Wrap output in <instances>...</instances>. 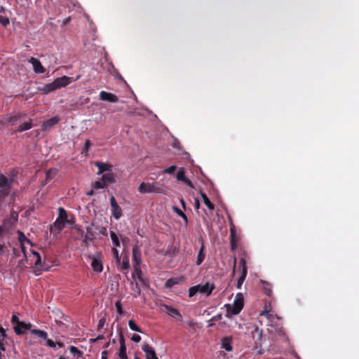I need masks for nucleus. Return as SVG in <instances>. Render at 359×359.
Returning <instances> with one entry per match:
<instances>
[{"label": "nucleus", "mask_w": 359, "mask_h": 359, "mask_svg": "<svg viewBox=\"0 0 359 359\" xmlns=\"http://www.w3.org/2000/svg\"><path fill=\"white\" fill-rule=\"evenodd\" d=\"M269 332L273 336L270 340L266 336H263L262 330L256 327L252 332V337L255 344V348L257 349V353L263 354L265 351H269L272 346V341L276 343L278 338L281 340L287 341L285 334L282 328H278L275 332L272 329H268Z\"/></svg>", "instance_id": "obj_1"}, {"label": "nucleus", "mask_w": 359, "mask_h": 359, "mask_svg": "<svg viewBox=\"0 0 359 359\" xmlns=\"http://www.w3.org/2000/svg\"><path fill=\"white\" fill-rule=\"evenodd\" d=\"M81 76H78L76 79L63 76L60 78H57L52 83H47L43 87H39L38 90L41 92L43 94L47 95L51 92H53L57 89L63 87H66L73 81H76L80 79Z\"/></svg>", "instance_id": "obj_2"}, {"label": "nucleus", "mask_w": 359, "mask_h": 359, "mask_svg": "<svg viewBox=\"0 0 359 359\" xmlns=\"http://www.w3.org/2000/svg\"><path fill=\"white\" fill-rule=\"evenodd\" d=\"M68 218L67 212L66 210L60 207L58 208V217L54 222L53 225L50 226V231L51 233H59L65 228Z\"/></svg>", "instance_id": "obj_3"}, {"label": "nucleus", "mask_w": 359, "mask_h": 359, "mask_svg": "<svg viewBox=\"0 0 359 359\" xmlns=\"http://www.w3.org/2000/svg\"><path fill=\"white\" fill-rule=\"evenodd\" d=\"M137 189L141 194H163L164 192L163 185L158 182L152 183L142 182Z\"/></svg>", "instance_id": "obj_4"}, {"label": "nucleus", "mask_w": 359, "mask_h": 359, "mask_svg": "<svg viewBox=\"0 0 359 359\" xmlns=\"http://www.w3.org/2000/svg\"><path fill=\"white\" fill-rule=\"evenodd\" d=\"M13 178L8 179L4 175H0V202L10 194Z\"/></svg>", "instance_id": "obj_5"}, {"label": "nucleus", "mask_w": 359, "mask_h": 359, "mask_svg": "<svg viewBox=\"0 0 359 359\" xmlns=\"http://www.w3.org/2000/svg\"><path fill=\"white\" fill-rule=\"evenodd\" d=\"M31 254L33 258L35 259L34 270L36 276H39L41 274L42 271H47L48 269V267L46 266V262L41 261V255L38 252L31 250Z\"/></svg>", "instance_id": "obj_6"}, {"label": "nucleus", "mask_w": 359, "mask_h": 359, "mask_svg": "<svg viewBox=\"0 0 359 359\" xmlns=\"http://www.w3.org/2000/svg\"><path fill=\"white\" fill-rule=\"evenodd\" d=\"M244 306V297L242 293H238L234 299L231 313L233 315L238 314Z\"/></svg>", "instance_id": "obj_7"}, {"label": "nucleus", "mask_w": 359, "mask_h": 359, "mask_svg": "<svg viewBox=\"0 0 359 359\" xmlns=\"http://www.w3.org/2000/svg\"><path fill=\"white\" fill-rule=\"evenodd\" d=\"M110 205H111V211L112 216L116 219H119L122 215V210L121 207L117 203L114 196H111L110 198Z\"/></svg>", "instance_id": "obj_8"}, {"label": "nucleus", "mask_w": 359, "mask_h": 359, "mask_svg": "<svg viewBox=\"0 0 359 359\" xmlns=\"http://www.w3.org/2000/svg\"><path fill=\"white\" fill-rule=\"evenodd\" d=\"M240 265L241 266V274L237 282V287L241 288L242 284L243 283L248 273V267L245 258H241L240 260Z\"/></svg>", "instance_id": "obj_9"}, {"label": "nucleus", "mask_w": 359, "mask_h": 359, "mask_svg": "<svg viewBox=\"0 0 359 359\" xmlns=\"http://www.w3.org/2000/svg\"><path fill=\"white\" fill-rule=\"evenodd\" d=\"M142 349L145 353L146 359H158L154 348L148 343L144 342Z\"/></svg>", "instance_id": "obj_10"}, {"label": "nucleus", "mask_w": 359, "mask_h": 359, "mask_svg": "<svg viewBox=\"0 0 359 359\" xmlns=\"http://www.w3.org/2000/svg\"><path fill=\"white\" fill-rule=\"evenodd\" d=\"M99 96L100 99L103 101H108L110 102H117L118 101V97L117 95L104 90L100 93Z\"/></svg>", "instance_id": "obj_11"}, {"label": "nucleus", "mask_w": 359, "mask_h": 359, "mask_svg": "<svg viewBox=\"0 0 359 359\" xmlns=\"http://www.w3.org/2000/svg\"><path fill=\"white\" fill-rule=\"evenodd\" d=\"M29 62L32 65L34 71L37 74H43L46 72L45 67L37 58L32 57Z\"/></svg>", "instance_id": "obj_12"}, {"label": "nucleus", "mask_w": 359, "mask_h": 359, "mask_svg": "<svg viewBox=\"0 0 359 359\" xmlns=\"http://www.w3.org/2000/svg\"><path fill=\"white\" fill-rule=\"evenodd\" d=\"M165 308L166 309L167 313L170 317L180 321H182V316L177 309L168 305H165Z\"/></svg>", "instance_id": "obj_13"}, {"label": "nucleus", "mask_w": 359, "mask_h": 359, "mask_svg": "<svg viewBox=\"0 0 359 359\" xmlns=\"http://www.w3.org/2000/svg\"><path fill=\"white\" fill-rule=\"evenodd\" d=\"M24 116H25V114L18 112L12 116H8L5 122L10 126H15Z\"/></svg>", "instance_id": "obj_14"}, {"label": "nucleus", "mask_w": 359, "mask_h": 359, "mask_svg": "<svg viewBox=\"0 0 359 359\" xmlns=\"http://www.w3.org/2000/svg\"><path fill=\"white\" fill-rule=\"evenodd\" d=\"M32 324L31 323H25V322L20 321L17 325L14 327V331L16 334L21 335L24 332L22 330H31Z\"/></svg>", "instance_id": "obj_15"}, {"label": "nucleus", "mask_w": 359, "mask_h": 359, "mask_svg": "<svg viewBox=\"0 0 359 359\" xmlns=\"http://www.w3.org/2000/svg\"><path fill=\"white\" fill-rule=\"evenodd\" d=\"M133 260L135 262L134 265H140L142 262L141 250L137 245H135L133 248Z\"/></svg>", "instance_id": "obj_16"}, {"label": "nucleus", "mask_w": 359, "mask_h": 359, "mask_svg": "<svg viewBox=\"0 0 359 359\" xmlns=\"http://www.w3.org/2000/svg\"><path fill=\"white\" fill-rule=\"evenodd\" d=\"M60 120V118L57 116L48 119L46 121H45L42 124V126H41L42 130H47L50 129L51 127H53V126L58 123Z\"/></svg>", "instance_id": "obj_17"}, {"label": "nucleus", "mask_w": 359, "mask_h": 359, "mask_svg": "<svg viewBox=\"0 0 359 359\" xmlns=\"http://www.w3.org/2000/svg\"><path fill=\"white\" fill-rule=\"evenodd\" d=\"M119 342H120V349L118 352V356L121 359H128V356L126 354V346L125 344V339L123 336V334L120 335L119 338Z\"/></svg>", "instance_id": "obj_18"}, {"label": "nucleus", "mask_w": 359, "mask_h": 359, "mask_svg": "<svg viewBox=\"0 0 359 359\" xmlns=\"http://www.w3.org/2000/svg\"><path fill=\"white\" fill-rule=\"evenodd\" d=\"M230 233H231V235H230L231 249L232 250H235L238 246V239L236 236V232H235L234 226L233 225L230 228Z\"/></svg>", "instance_id": "obj_19"}, {"label": "nucleus", "mask_w": 359, "mask_h": 359, "mask_svg": "<svg viewBox=\"0 0 359 359\" xmlns=\"http://www.w3.org/2000/svg\"><path fill=\"white\" fill-rule=\"evenodd\" d=\"M91 267L93 271L97 273H100L103 270V265L102 261L97 257H93L91 262Z\"/></svg>", "instance_id": "obj_20"}, {"label": "nucleus", "mask_w": 359, "mask_h": 359, "mask_svg": "<svg viewBox=\"0 0 359 359\" xmlns=\"http://www.w3.org/2000/svg\"><path fill=\"white\" fill-rule=\"evenodd\" d=\"M231 337H222L221 339L222 348L225 349L226 351H231L233 348L231 346Z\"/></svg>", "instance_id": "obj_21"}, {"label": "nucleus", "mask_w": 359, "mask_h": 359, "mask_svg": "<svg viewBox=\"0 0 359 359\" xmlns=\"http://www.w3.org/2000/svg\"><path fill=\"white\" fill-rule=\"evenodd\" d=\"M133 278H137L143 284H146L145 280L142 278L140 265H134V271L133 273Z\"/></svg>", "instance_id": "obj_22"}, {"label": "nucleus", "mask_w": 359, "mask_h": 359, "mask_svg": "<svg viewBox=\"0 0 359 359\" xmlns=\"http://www.w3.org/2000/svg\"><path fill=\"white\" fill-rule=\"evenodd\" d=\"M199 292L201 294H205L206 295H210L212 290L215 289V285L212 284L211 286L209 285V283H207L205 285H199Z\"/></svg>", "instance_id": "obj_23"}, {"label": "nucleus", "mask_w": 359, "mask_h": 359, "mask_svg": "<svg viewBox=\"0 0 359 359\" xmlns=\"http://www.w3.org/2000/svg\"><path fill=\"white\" fill-rule=\"evenodd\" d=\"M32 119H29L28 121L25 122L22 124H20L17 129L15 130V133H22L23 131L29 130L32 128Z\"/></svg>", "instance_id": "obj_24"}, {"label": "nucleus", "mask_w": 359, "mask_h": 359, "mask_svg": "<svg viewBox=\"0 0 359 359\" xmlns=\"http://www.w3.org/2000/svg\"><path fill=\"white\" fill-rule=\"evenodd\" d=\"M96 166L98 168L97 174L100 175L105 171H111V165L107 163H104L102 162H97L95 163Z\"/></svg>", "instance_id": "obj_25"}, {"label": "nucleus", "mask_w": 359, "mask_h": 359, "mask_svg": "<svg viewBox=\"0 0 359 359\" xmlns=\"http://www.w3.org/2000/svg\"><path fill=\"white\" fill-rule=\"evenodd\" d=\"M205 246L203 244V241L201 239V247L198 252L196 265L199 266L202 264L205 259V253H204Z\"/></svg>", "instance_id": "obj_26"}, {"label": "nucleus", "mask_w": 359, "mask_h": 359, "mask_svg": "<svg viewBox=\"0 0 359 359\" xmlns=\"http://www.w3.org/2000/svg\"><path fill=\"white\" fill-rule=\"evenodd\" d=\"M101 180L104 183V184L108 186L110 184H112L115 182L114 175L112 173H105L102 176Z\"/></svg>", "instance_id": "obj_27"}, {"label": "nucleus", "mask_w": 359, "mask_h": 359, "mask_svg": "<svg viewBox=\"0 0 359 359\" xmlns=\"http://www.w3.org/2000/svg\"><path fill=\"white\" fill-rule=\"evenodd\" d=\"M201 196L203 200L205 205L208 207V208L211 210H214L215 205L210 201L207 195L202 191H201Z\"/></svg>", "instance_id": "obj_28"}, {"label": "nucleus", "mask_w": 359, "mask_h": 359, "mask_svg": "<svg viewBox=\"0 0 359 359\" xmlns=\"http://www.w3.org/2000/svg\"><path fill=\"white\" fill-rule=\"evenodd\" d=\"M21 250H22V252L24 255V259H22L20 262H19V266L21 267L22 269H25L27 267V265H26V262H28V259H27V252H26V248L25 247L24 244H21Z\"/></svg>", "instance_id": "obj_29"}, {"label": "nucleus", "mask_w": 359, "mask_h": 359, "mask_svg": "<svg viewBox=\"0 0 359 359\" xmlns=\"http://www.w3.org/2000/svg\"><path fill=\"white\" fill-rule=\"evenodd\" d=\"M31 333L44 340L47 339L48 337L47 332L43 330L34 329L31 330Z\"/></svg>", "instance_id": "obj_30"}, {"label": "nucleus", "mask_w": 359, "mask_h": 359, "mask_svg": "<svg viewBox=\"0 0 359 359\" xmlns=\"http://www.w3.org/2000/svg\"><path fill=\"white\" fill-rule=\"evenodd\" d=\"M262 285H263L264 292L267 296H271L272 294L271 285L269 283H268L266 281H264V280H262Z\"/></svg>", "instance_id": "obj_31"}, {"label": "nucleus", "mask_w": 359, "mask_h": 359, "mask_svg": "<svg viewBox=\"0 0 359 359\" xmlns=\"http://www.w3.org/2000/svg\"><path fill=\"white\" fill-rule=\"evenodd\" d=\"M130 268L129 257L127 255L123 257V261L121 266V270H128Z\"/></svg>", "instance_id": "obj_32"}, {"label": "nucleus", "mask_w": 359, "mask_h": 359, "mask_svg": "<svg viewBox=\"0 0 359 359\" xmlns=\"http://www.w3.org/2000/svg\"><path fill=\"white\" fill-rule=\"evenodd\" d=\"M57 173V170L56 169H49L46 172V181H48L50 179L53 178Z\"/></svg>", "instance_id": "obj_33"}, {"label": "nucleus", "mask_w": 359, "mask_h": 359, "mask_svg": "<svg viewBox=\"0 0 359 359\" xmlns=\"http://www.w3.org/2000/svg\"><path fill=\"white\" fill-rule=\"evenodd\" d=\"M110 237H111V241H112L113 244L116 247H119L120 246V242H119V240H118V238L117 235L116 234V233L114 231H110Z\"/></svg>", "instance_id": "obj_34"}, {"label": "nucleus", "mask_w": 359, "mask_h": 359, "mask_svg": "<svg viewBox=\"0 0 359 359\" xmlns=\"http://www.w3.org/2000/svg\"><path fill=\"white\" fill-rule=\"evenodd\" d=\"M69 351H70V353L75 356L76 355L77 357H81L83 355V352L79 350L74 346H70Z\"/></svg>", "instance_id": "obj_35"}, {"label": "nucleus", "mask_w": 359, "mask_h": 359, "mask_svg": "<svg viewBox=\"0 0 359 359\" xmlns=\"http://www.w3.org/2000/svg\"><path fill=\"white\" fill-rule=\"evenodd\" d=\"M128 325H129V327L133 330V331H135V332H140L142 333V330L136 325V323H135L134 320H130L128 321Z\"/></svg>", "instance_id": "obj_36"}, {"label": "nucleus", "mask_w": 359, "mask_h": 359, "mask_svg": "<svg viewBox=\"0 0 359 359\" xmlns=\"http://www.w3.org/2000/svg\"><path fill=\"white\" fill-rule=\"evenodd\" d=\"M95 238L94 237V233L93 232L90 230V229H87V233L85 235V239L83 241V242L86 243L87 241H93V239Z\"/></svg>", "instance_id": "obj_37"}, {"label": "nucleus", "mask_w": 359, "mask_h": 359, "mask_svg": "<svg viewBox=\"0 0 359 359\" xmlns=\"http://www.w3.org/2000/svg\"><path fill=\"white\" fill-rule=\"evenodd\" d=\"M174 209V211L180 216L181 217L185 222L186 224L188 223V219H187V215L180 210L177 207H174L173 208Z\"/></svg>", "instance_id": "obj_38"}, {"label": "nucleus", "mask_w": 359, "mask_h": 359, "mask_svg": "<svg viewBox=\"0 0 359 359\" xmlns=\"http://www.w3.org/2000/svg\"><path fill=\"white\" fill-rule=\"evenodd\" d=\"M199 285L191 287L189 290V297H194L196 293L199 292Z\"/></svg>", "instance_id": "obj_39"}, {"label": "nucleus", "mask_w": 359, "mask_h": 359, "mask_svg": "<svg viewBox=\"0 0 359 359\" xmlns=\"http://www.w3.org/2000/svg\"><path fill=\"white\" fill-rule=\"evenodd\" d=\"M92 144L90 141V140H86L84 144V146L82 149V154H85L86 156H87V153L88 152Z\"/></svg>", "instance_id": "obj_40"}, {"label": "nucleus", "mask_w": 359, "mask_h": 359, "mask_svg": "<svg viewBox=\"0 0 359 359\" xmlns=\"http://www.w3.org/2000/svg\"><path fill=\"white\" fill-rule=\"evenodd\" d=\"M18 234H19L18 239H19L20 244H22L24 242H27V243L31 244L30 240L27 238L22 232L19 231Z\"/></svg>", "instance_id": "obj_41"}, {"label": "nucleus", "mask_w": 359, "mask_h": 359, "mask_svg": "<svg viewBox=\"0 0 359 359\" xmlns=\"http://www.w3.org/2000/svg\"><path fill=\"white\" fill-rule=\"evenodd\" d=\"M179 281L176 278H169L165 283L167 287H172L174 285L178 284Z\"/></svg>", "instance_id": "obj_42"}, {"label": "nucleus", "mask_w": 359, "mask_h": 359, "mask_svg": "<svg viewBox=\"0 0 359 359\" xmlns=\"http://www.w3.org/2000/svg\"><path fill=\"white\" fill-rule=\"evenodd\" d=\"M93 187L96 189H103L106 187V185L104 184V183L102 182V180H99V181H95L93 184Z\"/></svg>", "instance_id": "obj_43"}, {"label": "nucleus", "mask_w": 359, "mask_h": 359, "mask_svg": "<svg viewBox=\"0 0 359 359\" xmlns=\"http://www.w3.org/2000/svg\"><path fill=\"white\" fill-rule=\"evenodd\" d=\"M187 177H185V175H184V171L183 170H180L177 172V180L178 181H182V182H184L185 181V179Z\"/></svg>", "instance_id": "obj_44"}, {"label": "nucleus", "mask_w": 359, "mask_h": 359, "mask_svg": "<svg viewBox=\"0 0 359 359\" xmlns=\"http://www.w3.org/2000/svg\"><path fill=\"white\" fill-rule=\"evenodd\" d=\"M0 23L4 27H6L10 23V20L7 17L0 15Z\"/></svg>", "instance_id": "obj_45"}, {"label": "nucleus", "mask_w": 359, "mask_h": 359, "mask_svg": "<svg viewBox=\"0 0 359 359\" xmlns=\"http://www.w3.org/2000/svg\"><path fill=\"white\" fill-rule=\"evenodd\" d=\"M112 252H113V254H114V255L115 257L116 263L120 264H121V257L118 255V251L117 250L116 248H112Z\"/></svg>", "instance_id": "obj_46"}, {"label": "nucleus", "mask_w": 359, "mask_h": 359, "mask_svg": "<svg viewBox=\"0 0 359 359\" xmlns=\"http://www.w3.org/2000/svg\"><path fill=\"white\" fill-rule=\"evenodd\" d=\"M176 170V166L175 165H171L167 168H165V170H163V172L164 173H167V174H172L174 173V172Z\"/></svg>", "instance_id": "obj_47"}, {"label": "nucleus", "mask_w": 359, "mask_h": 359, "mask_svg": "<svg viewBox=\"0 0 359 359\" xmlns=\"http://www.w3.org/2000/svg\"><path fill=\"white\" fill-rule=\"evenodd\" d=\"M115 306H116L117 313L121 315L123 313V309H122V305L121 304V302L120 301L116 302L115 304Z\"/></svg>", "instance_id": "obj_48"}, {"label": "nucleus", "mask_w": 359, "mask_h": 359, "mask_svg": "<svg viewBox=\"0 0 359 359\" xmlns=\"http://www.w3.org/2000/svg\"><path fill=\"white\" fill-rule=\"evenodd\" d=\"M172 147L178 150H182V148L181 147V144L179 140H175V141L172 143Z\"/></svg>", "instance_id": "obj_49"}, {"label": "nucleus", "mask_w": 359, "mask_h": 359, "mask_svg": "<svg viewBox=\"0 0 359 359\" xmlns=\"http://www.w3.org/2000/svg\"><path fill=\"white\" fill-rule=\"evenodd\" d=\"M20 322V320H19V318L15 314H13L11 318V323L17 325Z\"/></svg>", "instance_id": "obj_50"}, {"label": "nucleus", "mask_w": 359, "mask_h": 359, "mask_svg": "<svg viewBox=\"0 0 359 359\" xmlns=\"http://www.w3.org/2000/svg\"><path fill=\"white\" fill-rule=\"evenodd\" d=\"M105 322L106 320L104 318L100 319L97 325V330H101L104 327Z\"/></svg>", "instance_id": "obj_51"}, {"label": "nucleus", "mask_w": 359, "mask_h": 359, "mask_svg": "<svg viewBox=\"0 0 359 359\" xmlns=\"http://www.w3.org/2000/svg\"><path fill=\"white\" fill-rule=\"evenodd\" d=\"M131 340L136 343H138L141 341V337L139 334H135L132 336Z\"/></svg>", "instance_id": "obj_52"}, {"label": "nucleus", "mask_w": 359, "mask_h": 359, "mask_svg": "<svg viewBox=\"0 0 359 359\" xmlns=\"http://www.w3.org/2000/svg\"><path fill=\"white\" fill-rule=\"evenodd\" d=\"M46 340V344L48 346L50 347H52V348H55L56 346V343L54 342L53 341H52L51 339H49L47 338Z\"/></svg>", "instance_id": "obj_53"}, {"label": "nucleus", "mask_w": 359, "mask_h": 359, "mask_svg": "<svg viewBox=\"0 0 359 359\" xmlns=\"http://www.w3.org/2000/svg\"><path fill=\"white\" fill-rule=\"evenodd\" d=\"M67 224H71V225L75 224V217L74 215H72L70 219H69V217L67 218Z\"/></svg>", "instance_id": "obj_54"}, {"label": "nucleus", "mask_w": 359, "mask_h": 359, "mask_svg": "<svg viewBox=\"0 0 359 359\" xmlns=\"http://www.w3.org/2000/svg\"><path fill=\"white\" fill-rule=\"evenodd\" d=\"M71 17L66 18L62 22V27L67 26L71 22Z\"/></svg>", "instance_id": "obj_55"}, {"label": "nucleus", "mask_w": 359, "mask_h": 359, "mask_svg": "<svg viewBox=\"0 0 359 359\" xmlns=\"http://www.w3.org/2000/svg\"><path fill=\"white\" fill-rule=\"evenodd\" d=\"M134 290L137 293L138 295L141 294L140 287L137 283H135V287Z\"/></svg>", "instance_id": "obj_56"}, {"label": "nucleus", "mask_w": 359, "mask_h": 359, "mask_svg": "<svg viewBox=\"0 0 359 359\" xmlns=\"http://www.w3.org/2000/svg\"><path fill=\"white\" fill-rule=\"evenodd\" d=\"M184 183H185L187 185H188L189 187H191V188H194V185H193V183L191 182V181L190 180H189L188 178H186L185 179V181L183 182Z\"/></svg>", "instance_id": "obj_57"}, {"label": "nucleus", "mask_w": 359, "mask_h": 359, "mask_svg": "<svg viewBox=\"0 0 359 359\" xmlns=\"http://www.w3.org/2000/svg\"><path fill=\"white\" fill-rule=\"evenodd\" d=\"M6 248L4 243H0V255H3Z\"/></svg>", "instance_id": "obj_58"}, {"label": "nucleus", "mask_w": 359, "mask_h": 359, "mask_svg": "<svg viewBox=\"0 0 359 359\" xmlns=\"http://www.w3.org/2000/svg\"><path fill=\"white\" fill-rule=\"evenodd\" d=\"M261 315L262 316H266L267 318H269V316H271V314L269 313V312L266 309V306H265V309H264V311H263L261 313Z\"/></svg>", "instance_id": "obj_59"}, {"label": "nucleus", "mask_w": 359, "mask_h": 359, "mask_svg": "<svg viewBox=\"0 0 359 359\" xmlns=\"http://www.w3.org/2000/svg\"><path fill=\"white\" fill-rule=\"evenodd\" d=\"M6 350L5 344L4 343V340L2 339L0 340V351H4Z\"/></svg>", "instance_id": "obj_60"}, {"label": "nucleus", "mask_w": 359, "mask_h": 359, "mask_svg": "<svg viewBox=\"0 0 359 359\" xmlns=\"http://www.w3.org/2000/svg\"><path fill=\"white\" fill-rule=\"evenodd\" d=\"M194 206L196 209H199L200 208V201L198 198H195L194 200Z\"/></svg>", "instance_id": "obj_61"}, {"label": "nucleus", "mask_w": 359, "mask_h": 359, "mask_svg": "<svg viewBox=\"0 0 359 359\" xmlns=\"http://www.w3.org/2000/svg\"><path fill=\"white\" fill-rule=\"evenodd\" d=\"M222 318V314H218L214 317H212V320L216 321Z\"/></svg>", "instance_id": "obj_62"}, {"label": "nucleus", "mask_w": 359, "mask_h": 359, "mask_svg": "<svg viewBox=\"0 0 359 359\" xmlns=\"http://www.w3.org/2000/svg\"><path fill=\"white\" fill-rule=\"evenodd\" d=\"M187 325H188L189 327H194V326L196 325V323H195L194 320H189V321L187 322Z\"/></svg>", "instance_id": "obj_63"}, {"label": "nucleus", "mask_w": 359, "mask_h": 359, "mask_svg": "<svg viewBox=\"0 0 359 359\" xmlns=\"http://www.w3.org/2000/svg\"><path fill=\"white\" fill-rule=\"evenodd\" d=\"M107 351H104L102 352V359H107Z\"/></svg>", "instance_id": "obj_64"}]
</instances>
